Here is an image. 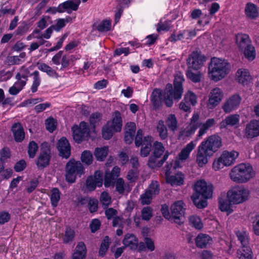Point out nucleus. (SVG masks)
I'll return each mask as SVG.
<instances>
[{
	"instance_id": "13",
	"label": "nucleus",
	"mask_w": 259,
	"mask_h": 259,
	"mask_svg": "<svg viewBox=\"0 0 259 259\" xmlns=\"http://www.w3.org/2000/svg\"><path fill=\"white\" fill-rule=\"evenodd\" d=\"M103 184V174L100 171H95L94 176H90L86 181L87 189L92 191L96 187H101Z\"/></svg>"
},
{
	"instance_id": "35",
	"label": "nucleus",
	"mask_w": 259,
	"mask_h": 259,
	"mask_svg": "<svg viewBox=\"0 0 259 259\" xmlns=\"http://www.w3.org/2000/svg\"><path fill=\"white\" fill-rule=\"evenodd\" d=\"M184 175L181 172H178L175 175L169 176L166 178L167 183L170 184L171 186H180L183 184Z\"/></svg>"
},
{
	"instance_id": "46",
	"label": "nucleus",
	"mask_w": 259,
	"mask_h": 259,
	"mask_svg": "<svg viewBox=\"0 0 259 259\" xmlns=\"http://www.w3.org/2000/svg\"><path fill=\"white\" fill-rule=\"evenodd\" d=\"M61 193L58 189L53 188L52 190V194L50 197L52 205L55 207L58 205L60 199Z\"/></svg>"
},
{
	"instance_id": "47",
	"label": "nucleus",
	"mask_w": 259,
	"mask_h": 259,
	"mask_svg": "<svg viewBox=\"0 0 259 259\" xmlns=\"http://www.w3.org/2000/svg\"><path fill=\"white\" fill-rule=\"evenodd\" d=\"M190 224L196 229L200 230L203 227V223L200 218L197 215H192L189 218Z\"/></svg>"
},
{
	"instance_id": "50",
	"label": "nucleus",
	"mask_w": 259,
	"mask_h": 259,
	"mask_svg": "<svg viewBox=\"0 0 259 259\" xmlns=\"http://www.w3.org/2000/svg\"><path fill=\"white\" fill-rule=\"evenodd\" d=\"M110 244V239L108 236L105 237L101 242L100 250L99 251V255L104 256L107 251Z\"/></svg>"
},
{
	"instance_id": "36",
	"label": "nucleus",
	"mask_w": 259,
	"mask_h": 259,
	"mask_svg": "<svg viewBox=\"0 0 259 259\" xmlns=\"http://www.w3.org/2000/svg\"><path fill=\"white\" fill-rule=\"evenodd\" d=\"M245 12L247 17L252 19H255L258 15L256 6L251 3L246 4Z\"/></svg>"
},
{
	"instance_id": "6",
	"label": "nucleus",
	"mask_w": 259,
	"mask_h": 259,
	"mask_svg": "<svg viewBox=\"0 0 259 259\" xmlns=\"http://www.w3.org/2000/svg\"><path fill=\"white\" fill-rule=\"evenodd\" d=\"M143 131L139 129L135 137V145L137 147L141 146L140 151L141 156L142 157H147L150 153L152 147V137L147 136L143 139Z\"/></svg>"
},
{
	"instance_id": "59",
	"label": "nucleus",
	"mask_w": 259,
	"mask_h": 259,
	"mask_svg": "<svg viewBox=\"0 0 259 259\" xmlns=\"http://www.w3.org/2000/svg\"><path fill=\"white\" fill-rule=\"evenodd\" d=\"M38 150V146L37 144L34 142L31 141L29 143L28 145V153L30 158H33Z\"/></svg>"
},
{
	"instance_id": "56",
	"label": "nucleus",
	"mask_w": 259,
	"mask_h": 259,
	"mask_svg": "<svg viewBox=\"0 0 259 259\" xmlns=\"http://www.w3.org/2000/svg\"><path fill=\"white\" fill-rule=\"evenodd\" d=\"M81 159L82 162L87 165L91 164L93 162L92 153L88 150L84 151L81 154Z\"/></svg>"
},
{
	"instance_id": "42",
	"label": "nucleus",
	"mask_w": 259,
	"mask_h": 259,
	"mask_svg": "<svg viewBox=\"0 0 259 259\" xmlns=\"http://www.w3.org/2000/svg\"><path fill=\"white\" fill-rule=\"evenodd\" d=\"M16 79L17 80L15 82L14 84L21 91L25 85L27 80V74H21L20 73H18L16 75Z\"/></svg>"
},
{
	"instance_id": "19",
	"label": "nucleus",
	"mask_w": 259,
	"mask_h": 259,
	"mask_svg": "<svg viewBox=\"0 0 259 259\" xmlns=\"http://www.w3.org/2000/svg\"><path fill=\"white\" fill-rule=\"evenodd\" d=\"M57 149L59 151V155L65 158H68L70 155V146L68 141L65 138H62L59 140L57 144Z\"/></svg>"
},
{
	"instance_id": "16",
	"label": "nucleus",
	"mask_w": 259,
	"mask_h": 259,
	"mask_svg": "<svg viewBox=\"0 0 259 259\" xmlns=\"http://www.w3.org/2000/svg\"><path fill=\"white\" fill-rule=\"evenodd\" d=\"M241 100V98L238 95H233L224 103L222 109L225 113H230L238 108Z\"/></svg>"
},
{
	"instance_id": "30",
	"label": "nucleus",
	"mask_w": 259,
	"mask_h": 259,
	"mask_svg": "<svg viewBox=\"0 0 259 259\" xmlns=\"http://www.w3.org/2000/svg\"><path fill=\"white\" fill-rule=\"evenodd\" d=\"M163 97V95L160 90L155 89L153 90L151 97V102L154 108H158L161 106Z\"/></svg>"
},
{
	"instance_id": "27",
	"label": "nucleus",
	"mask_w": 259,
	"mask_h": 259,
	"mask_svg": "<svg viewBox=\"0 0 259 259\" xmlns=\"http://www.w3.org/2000/svg\"><path fill=\"white\" fill-rule=\"evenodd\" d=\"M120 168L117 166L113 168L111 172L106 171L105 175L104 186L109 187L114 182V180L119 175Z\"/></svg>"
},
{
	"instance_id": "14",
	"label": "nucleus",
	"mask_w": 259,
	"mask_h": 259,
	"mask_svg": "<svg viewBox=\"0 0 259 259\" xmlns=\"http://www.w3.org/2000/svg\"><path fill=\"white\" fill-rule=\"evenodd\" d=\"M250 42L249 36L244 34V56L249 62L252 61L256 57L255 48Z\"/></svg>"
},
{
	"instance_id": "1",
	"label": "nucleus",
	"mask_w": 259,
	"mask_h": 259,
	"mask_svg": "<svg viewBox=\"0 0 259 259\" xmlns=\"http://www.w3.org/2000/svg\"><path fill=\"white\" fill-rule=\"evenodd\" d=\"M194 192L191 199L198 208H203L207 206L206 199L210 198L213 194V186L204 180H199L193 187Z\"/></svg>"
},
{
	"instance_id": "54",
	"label": "nucleus",
	"mask_w": 259,
	"mask_h": 259,
	"mask_svg": "<svg viewBox=\"0 0 259 259\" xmlns=\"http://www.w3.org/2000/svg\"><path fill=\"white\" fill-rule=\"evenodd\" d=\"M71 21L72 18L70 16H68L63 19H59L57 20L55 26H54V29L57 31H59L61 28L65 27L67 23L70 22Z\"/></svg>"
},
{
	"instance_id": "32",
	"label": "nucleus",
	"mask_w": 259,
	"mask_h": 259,
	"mask_svg": "<svg viewBox=\"0 0 259 259\" xmlns=\"http://www.w3.org/2000/svg\"><path fill=\"white\" fill-rule=\"evenodd\" d=\"M239 116L237 114H233L228 116L222 120L220 123L221 128H225L228 125L236 126L239 123Z\"/></svg>"
},
{
	"instance_id": "17",
	"label": "nucleus",
	"mask_w": 259,
	"mask_h": 259,
	"mask_svg": "<svg viewBox=\"0 0 259 259\" xmlns=\"http://www.w3.org/2000/svg\"><path fill=\"white\" fill-rule=\"evenodd\" d=\"M212 155V154L199 145L197 147L196 162L199 167H202L208 163L209 158Z\"/></svg>"
},
{
	"instance_id": "62",
	"label": "nucleus",
	"mask_w": 259,
	"mask_h": 259,
	"mask_svg": "<svg viewBox=\"0 0 259 259\" xmlns=\"http://www.w3.org/2000/svg\"><path fill=\"white\" fill-rule=\"evenodd\" d=\"M141 213L142 219L148 221L152 216V209L149 206L145 207L142 209Z\"/></svg>"
},
{
	"instance_id": "45",
	"label": "nucleus",
	"mask_w": 259,
	"mask_h": 259,
	"mask_svg": "<svg viewBox=\"0 0 259 259\" xmlns=\"http://www.w3.org/2000/svg\"><path fill=\"white\" fill-rule=\"evenodd\" d=\"M75 237V232L73 229L70 227L66 228L65 233L63 236V242L68 243L73 240Z\"/></svg>"
},
{
	"instance_id": "20",
	"label": "nucleus",
	"mask_w": 259,
	"mask_h": 259,
	"mask_svg": "<svg viewBox=\"0 0 259 259\" xmlns=\"http://www.w3.org/2000/svg\"><path fill=\"white\" fill-rule=\"evenodd\" d=\"M245 133L248 138H253L259 136V120H252L246 125Z\"/></svg>"
},
{
	"instance_id": "37",
	"label": "nucleus",
	"mask_w": 259,
	"mask_h": 259,
	"mask_svg": "<svg viewBox=\"0 0 259 259\" xmlns=\"http://www.w3.org/2000/svg\"><path fill=\"white\" fill-rule=\"evenodd\" d=\"M255 172L249 163H244V183L247 182L254 178Z\"/></svg>"
},
{
	"instance_id": "57",
	"label": "nucleus",
	"mask_w": 259,
	"mask_h": 259,
	"mask_svg": "<svg viewBox=\"0 0 259 259\" xmlns=\"http://www.w3.org/2000/svg\"><path fill=\"white\" fill-rule=\"evenodd\" d=\"M111 22L110 20H104L97 26V29L100 32H106L110 30Z\"/></svg>"
},
{
	"instance_id": "9",
	"label": "nucleus",
	"mask_w": 259,
	"mask_h": 259,
	"mask_svg": "<svg viewBox=\"0 0 259 259\" xmlns=\"http://www.w3.org/2000/svg\"><path fill=\"white\" fill-rule=\"evenodd\" d=\"M205 58L197 51L193 52L187 60V64L189 68L198 70L203 65Z\"/></svg>"
},
{
	"instance_id": "8",
	"label": "nucleus",
	"mask_w": 259,
	"mask_h": 259,
	"mask_svg": "<svg viewBox=\"0 0 259 259\" xmlns=\"http://www.w3.org/2000/svg\"><path fill=\"white\" fill-rule=\"evenodd\" d=\"M184 204L182 201L179 200L171 205L170 209L173 221L178 224L184 222L185 212Z\"/></svg>"
},
{
	"instance_id": "64",
	"label": "nucleus",
	"mask_w": 259,
	"mask_h": 259,
	"mask_svg": "<svg viewBox=\"0 0 259 259\" xmlns=\"http://www.w3.org/2000/svg\"><path fill=\"white\" fill-rule=\"evenodd\" d=\"M102 115L98 112H95L92 114L90 117V122L91 125L94 127L95 124L98 123L102 119Z\"/></svg>"
},
{
	"instance_id": "49",
	"label": "nucleus",
	"mask_w": 259,
	"mask_h": 259,
	"mask_svg": "<svg viewBox=\"0 0 259 259\" xmlns=\"http://www.w3.org/2000/svg\"><path fill=\"white\" fill-rule=\"evenodd\" d=\"M157 130L159 133V137L162 140H165L167 137V131L163 121H159L157 126Z\"/></svg>"
},
{
	"instance_id": "31",
	"label": "nucleus",
	"mask_w": 259,
	"mask_h": 259,
	"mask_svg": "<svg viewBox=\"0 0 259 259\" xmlns=\"http://www.w3.org/2000/svg\"><path fill=\"white\" fill-rule=\"evenodd\" d=\"M123 244L126 247H129L131 249H136L138 247V240L133 234H127L123 240Z\"/></svg>"
},
{
	"instance_id": "23",
	"label": "nucleus",
	"mask_w": 259,
	"mask_h": 259,
	"mask_svg": "<svg viewBox=\"0 0 259 259\" xmlns=\"http://www.w3.org/2000/svg\"><path fill=\"white\" fill-rule=\"evenodd\" d=\"M164 103L167 107H170L173 105L172 99L179 100L180 99L175 98V92L172 90L171 84H167L166 87V90L163 94Z\"/></svg>"
},
{
	"instance_id": "26",
	"label": "nucleus",
	"mask_w": 259,
	"mask_h": 259,
	"mask_svg": "<svg viewBox=\"0 0 259 259\" xmlns=\"http://www.w3.org/2000/svg\"><path fill=\"white\" fill-rule=\"evenodd\" d=\"M230 176L233 181L241 183L243 181V164L240 163L234 167L230 171Z\"/></svg>"
},
{
	"instance_id": "34",
	"label": "nucleus",
	"mask_w": 259,
	"mask_h": 259,
	"mask_svg": "<svg viewBox=\"0 0 259 259\" xmlns=\"http://www.w3.org/2000/svg\"><path fill=\"white\" fill-rule=\"evenodd\" d=\"M232 203L228 197H226L225 195H222L219 199V208L222 211L230 213L233 211L231 208Z\"/></svg>"
},
{
	"instance_id": "2",
	"label": "nucleus",
	"mask_w": 259,
	"mask_h": 259,
	"mask_svg": "<svg viewBox=\"0 0 259 259\" xmlns=\"http://www.w3.org/2000/svg\"><path fill=\"white\" fill-rule=\"evenodd\" d=\"M215 124V120L214 118H209L204 123H202L199 119V114L195 113L190 119L189 125L184 130V135L186 137H190L195 133L198 127H200L197 135V139L198 140L201 139L208 130Z\"/></svg>"
},
{
	"instance_id": "58",
	"label": "nucleus",
	"mask_w": 259,
	"mask_h": 259,
	"mask_svg": "<svg viewBox=\"0 0 259 259\" xmlns=\"http://www.w3.org/2000/svg\"><path fill=\"white\" fill-rule=\"evenodd\" d=\"M100 200L104 208L108 207L111 202V197L108 193L105 191L101 193Z\"/></svg>"
},
{
	"instance_id": "12",
	"label": "nucleus",
	"mask_w": 259,
	"mask_h": 259,
	"mask_svg": "<svg viewBox=\"0 0 259 259\" xmlns=\"http://www.w3.org/2000/svg\"><path fill=\"white\" fill-rule=\"evenodd\" d=\"M196 143L191 141L186 145L178 154V159L176 160L174 165V168H176L181 167L180 161L185 162L190 156L191 152L196 147Z\"/></svg>"
},
{
	"instance_id": "61",
	"label": "nucleus",
	"mask_w": 259,
	"mask_h": 259,
	"mask_svg": "<svg viewBox=\"0 0 259 259\" xmlns=\"http://www.w3.org/2000/svg\"><path fill=\"white\" fill-rule=\"evenodd\" d=\"M54 28L55 26L54 25L51 26L48 28L43 33H41V35H38V36H36V38H45L47 39H49L51 37Z\"/></svg>"
},
{
	"instance_id": "5",
	"label": "nucleus",
	"mask_w": 259,
	"mask_h": 259,
	"mask_svg": "<svg viewBox=\"0 0 259 259\" xmlns=\"http://www.w3.org/2000/svg\"><path fill=\"white\" fill-rule=\"evenodd\" d=\"M84 173V167L79 161L70 160L66 165V180L70 183H74L76 177Z\"/></svg>"
},
{
	"instance_id": "11",
	"label": "nucleus",
	"mask_w": 259,
	"mask_h": 259,
	"mask_svg": "<svg viewBox=\"0 0 259 259\" xmlns=\"http://www.w3.org/2000/svg\"><path fill=\"white\" fill-rule=\"evenodd\" d=\"M224 97L223 91L219 88H215L211 90L207 106L209 109L215 108L221 102Z\"/></svg>"
},
{
	"instance_id": "21",
	"label": "nucleus",
	"mask_w": 259,
	"mask_h": 259,
	"mask_svg": "<svg viewBox=\"0 0 259 259\" xmlns=\"http://www.w3.org/2000/svg\"><path fill=\"white\" fill-rule=\"evenodd\" d=\"M184 81V76L181 73H178L175 75L174 81V88L172 90L175 92V98L177 99H181L182 97L183 92L182 83Z\"/></svg>"
},
{
	"instance_id": "24",
	"label": "nucleus",
	"mask_w": 259,
	"mask_h": 259,
	"mask_svg": "<svg viewBox=\"0 0 259 259\" xmlns=\"http://www.w3.org/2000/svg\"><path fill=\"white\" fill-rule=\"evenodd\" d=\"M11 130L16 142H21L24 140L25 133L20 123H14L12 126Z\"/></svg>"
},
{
	"instance_id": "48",
	"label": "nucleus",
	"mask_w": 259,
	"mask_h": 259,
	"mask_svg": "<svg viewBox=\"0 0 259 259\" xmlns=\"http://www.w3.org/2000/svg\"><path fill=\"white\" fill-rule=\"evenodd\" d=\"M164 150L165 148L161 143L157 141L154 143L153 155L156 156L157 157H160Z\"/></svg>"
},
{
	"instance_id": "33",
	"label": "nucleus",
	"mask_w": 259,
	"mask_h": 259,
	"mask_svg": "<svg viewBox=\"0 0 259 259\" xmlns=\"http://www.w3.org/2000/svg\"><path fill=\"white\" fill-rule=\"evenodd\" d=\"M51 156L50 153L45 151L41 152L36 162V165L39 168H43L46 167L49 164Z\"/></svg>"
},
{
	"instance_id": "10",
	"label": "nucleus",
	"mask_w": 259,
	"mask_h": 259,
	"mask_svg": "<svg viewBox=\"0 0 259 259\" xmlns=\"http://www.w3.org/2000/svg\"><path fill=\"white\" fill-rule=\"evenodd\" d=\"M73 137L74 141L77 143H80L89 136V129L85 122L80 123L79 126L73 127Z\"/></svg>"
},
{
	"instance_id": "51",
	"label": "nucleus",
	"mask_w": 259,
	"mask_h": 259,
	"mask_svg": "<svg viewBox=\"0 0 259 259\" xmlns=\"http://www.w3.org/2000/svg\"><path fill=\"white\" fill-rule=\"evenodd\" d=\"M184 100L189 102L191 105L194 106L197 103V97L192 91H188L185 95Z\"/></svg>"
},
{
	"instance_id": "22",
	"label": "nucleus",
	"mask_w": 259,
	"mask_h": 259,
	"mask_svg": "<svg viewBox=\"0 0 259 259\" xmlns=\"http://www.w3.org/2000/svg\"><path fill=\"white\" fill-rule=\"evenodd\" d=\"M107 124H108V126H110L115 130V131L117 132H120L122 126L121 113L118 111H115L113 114L112 120L108 121Z\"/></svg>"
},
{
	"instance_id": "63",
	"label": "nucleus",
	"mask_w": 259,
	"mask_h": 259,
	"mask_svg": "<svg viewBox=\"0 0 259 259\" xmlns=\"http://www.w3.org/2000/svg\"><path fill=\"white\" fill-rule=\"evenodd\" d=\"M139 171L137 169H131L126 176L127 179L130 182H135L138 179Z\"/></svg>"
},
{
	"instance_id": "41",
	"label": "nucleus",
	"mask_w": 259,
	"mask_h": 259,
	"mask_svg": "<svg viewBox=\"0 0 259 259\" xmlns=\"http://www.w3.org/2000/svg\"><path fill=\"white\" fill-rule=\"evenodd\" d=\"M248 238L244 232V259H252L253 253L251 248L247 245Z\"/></svg>"
},
{
	"instance_id": "18",
	"label": "nucleus",
	"mask_w": 259,
	"mask_h": 259,
	"mask_svg": "<svg viewBox=\"0 0 259 259\" xmlns=\"http://www.w3.org/2000/svg\"><path fill=\"white\" fill-rule=\"evenodd\" d=\"M80 3V0H68L58 5L59 12L62 13L66 11L71 13L72 11H76Z\"/></svg>"
},
{
	"instance_id": "43",
	"label": "nucleus",
	"mask_w": 259,
	"mask_h": 259,
	"mask_svg": "<svg viewBox=\"0 0 259 259\" xmlns=\"http://www.w3.org/2000/svg\"><path fill=\"white\" fill-rule=\"evenodd\" d=\"M146 191L153 197L158 195L160 192V186L158 182L156 181H152Z\"/></svg>"
},
{
	"instance_id": "4",
	"label": "nucleus",
	"mask_w": 259,
	"mask_h": 259,
	"mask_svg": "<svg viewBox=\"0 0 259 259\" xmlns=\"http://www.w3.org/2000/svg\"><path fill=\"white\" fill-rule=\"evenodd\" d=\"M238 156V152L235 151H224L220 157L213 161L212 168L219 170L225 166H229L235 162Z\"/></svg>"
},
{
	"instance_id": "38",
	"label": "nucleus",
	"mask_w": 259,
	"mask_h": 259,
	"mask_svg": "<svg viewBox=\"0 0 259 259\" xmlns=\"http://www.w3.org/2000/svg\"><path fill=\"white\" fill-rule=\"evenodd\" d=\"M37 68L40 71L46 72L48 75L52 77H57L58 73L52 67L44 63H38Z\"/></svg>"
},
{
	"instance_id": "55",
	"label": "nucleus",
	"mask_w": 259,
	"mask_h": 259,
	"mask_svg": "<svg viewBox=\"0 0 259 259\" xmlns=\"http://www.w3.org/2000/svg\"><path fill=\"white\" fill-rule=\"evenodd\" d=\"M145 244L146 245V247L148 250L151 251H152L155 249V246L153 241L149 238H145V242L144 243H140L139 244V249L141 250H143L144 249Z\"/></svg>"
},
{
	"instance_id": "25",
	"label": "nucleus",
	"mask_w": 259,
	"mask_h": 259,
	"mask_svg": "<svg viewBox=\"0 0 259 259\" xmlns=\"http://www.w3.org/2000/svg\"><path fill=\"white\" fill-rule=\"evenodd\" d=\"M195 242L197 247L203 248L211 243L212 239L207 234L200 233L196 237Z\"/></svg>"
},
{
	"instance_id": "15",
	"label": "nucleus",
	"mask_w": 259,
	"mask_h": 259,
	"mask_svg": "<svg viewBox=\"0 0 259 259\" xmlns=\"http://www.w3.org/2000/svg\"><path fill=\"white\" fill-rule=\"evenodd\" d=\"M227 197L233 204H239L243 202V187L236 186L227 193Z\"/></svg>"
},
{
	"instance_id": "3",
	"label": "nucleus",
	"mask_w": 259,
	"mask_h": 259,
	"mask_svg": "<svg viewBox=\"0 0 259 259\" xmlns=\"http://www.w3.org/2000/svg\"><path fill=\"white\" fill-rule=\"evenodd\" d=\"M230 70L229 63L224 59L212 58L208 67V73L210 78L218 81L224 78Z\"/></svg>"
},
{
	"instance_id": "52",
	"label": "nucleus",
	"mask_w": 259,
	"mask_h": 259,
	"mask_svg": "<svg viewBox=\"0 0 259 259\" xmlns=\"http://www.w3.org/2000/svg\"><path fill=\"white\" fill-rule=\"evenodd\" d=\"M115 132H117L115 131L113 128H112L110 126H108V124H106L102 129V136L104 139L108 140L110 139L113 134Z\"/></svg>"
},
{
	"instance_id": "7",
	"label": "nucleus",
	"mask_w": 259,
	"mask_h": 259,
	"mask_svg": "<svg viewBox=\"0 0 259 259\" xmlns=\"http://www.w3.org/2000/svg\"><path fill=\"white\" fill-rule=\"evenodd\" d=\"M200 145L213 155L222 146V138L217 135H212L203 141Z\"/></svg>"
},
{
	"instance_id": "40",
	"label": "nucleus",
	"mask_w": 259,
	"mask_h": 259,
	"mask_svg": "<svg viewBox=\"0 0 259 259\" xmlns=\"http://www.w3.org/2000/svg\"><path fill=\"white\" fill-rule=\"evenodd\" d=\"M33 76V82L31 87V92L34 93L37 91V88L41 83V78L39 76V73L38 71L35 70L32 74Z\"/></svg>"
},
{
	"instance_id": "29",
	"label": "nucleus",
	"mask_w": 259,
	"mask_h": 259,
	"mask_svg": "<svg viewBox=\"0 0 259 259\" xmlns=\"http://www.w3.org/2000/svg\"><path fill=\"white\" fill-rule=\"evenodd\" d=\"M87 254V248L84 242L78 243L72 255L71 259H84Z\"/></svg>"
},
{
	"instance_id": "39",
	"label": "nucleus",
	"mask_w": 259,
	"mask_h": 259,
	"mask_svg": "<svg viewBox=\"0 0 259 259\" xmlns=\"http://www.w3.org/2000/svg\"><path fill=\"white\" fill-rule=\"evenodd\" d=\"M26 53L22 52L18 56H12L8 57V63L10 65H19L25 61Z\"/></svg>"
},
{
	"instance_id": "53",
	"label": "nucleus",
	"mask_w": 259,
	"mask_h": 259,
	"mask_svg": "<svg viewBox=\"0 0 259 259\" xmlns=\"http://www.w3.org/2000/svg\"><path fill=\"white\" fill-rule=\"evenodd\" d=\"M168 128L171 131H175L177 128V120L174 114H170L166 121Z\"/></svg>"
},
{
	"instance_id": "44",
	"label": "nucleus",
	"mask_w": 259,
	"mask_h": 259,
	"mask_svg": "<svg viewBox=\"0 0 259 259\" xmlns=\"http://www.w3.org/2000/svg\"><path fill=\"white\" fill-rule=\"evenodd\" d=\"M108 149L107 147H103L101 148H97L94 152V155L98 160L102 161L108 154Z\"/></svg>"
},
{
	"instance_id": "60",
	"label": "nucleus",
	"mask_w": 259,
	"mask_h": 259,
	"mask_svg": "<svg viewBox=\"0 0 259 259\" xmlns=\"http://www.w3.org/2000/svg\"><path fill=\"white\" fill-rule=\"evenodd\" d=\"M186 75L188 78L194 82H199L200 81L201 75L199 73H194L191 70H188Z\"/></svg>"
},
{
	"instance_id": "28",
	"label": "nucleus",
	"mask_w": 259,
	"mask_h": 259,
	"mask_svg": "<svg viewBox=\"0 0 259 259\" xmlns=\"http://www.w3.org/2000/svg\"><path fill=\"white\" fill-rule=\"evenodd\" d=\"M169 153L167 151L163 158L159 160L160 157H157V156L152 155L149 157L148 165L152 168H156L161 167L164 161L167 159Z\"/></svg>"
}]
</instances>
